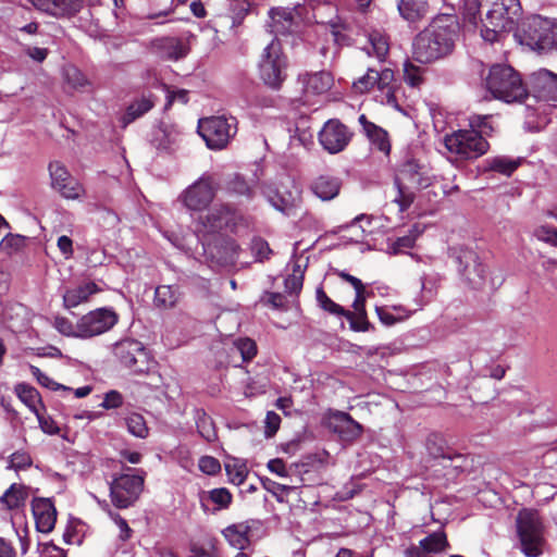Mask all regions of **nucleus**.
<instances>
[{"label":"nucleus","mask_w":557,"mask_h":557,"mask_svg":"<svg viewBox=\"0 0 557 557\" xmlns=\"http://www.w3.org/2000/svg\"><path fill=\"white\" fill-rule=\"evenodd\" d=\"M151 48L156 54L166 60H178L187 55V44L177 37H160L151 41Z\"/></svg>","instance_id":"nucleus-21"},{"label":"nucleus","mask_w":557,"mask_h":557,"mask_svg":"<svg viewBox=\"0 0 557 557\" xmlns=\"http://www.w3.org/2000/svg\"><path fill=\"white\" fill-rule=\"evenodd\" d=\"M225 470L230 476L231 482L236 485L243 484L248 473L247 468L244 465H225Z\"/></svg>","instance_id":"nucleus-61"},{"label":"nucleus","mask_w":557,"mask_h":557,"mask_svg":"<svg viewBox=\"0 0 557 557\" xmlns=\"http://www.w3.org/2000/svg\"><path fill=\"white\" fill-rule=\"evenodd\" d=\"M530 90L535 99L546 103L557 102V74L540 69L529 76Z\"/></svg>","instance_id":"nucleus-16"},{"label":"nucleus","mask_w":557,"mask_h":557,"mask_svg":"<svg viewBox=\"0 0 557 557\" xmlns=\"http://www.w3.org/2000/svg\"><path fill=\"white\" fill-rule=\"evenodd\" d=\"M198 133L213 150L225 148L237 133V121L233 116H210L199 120Z\"/></svg>","instance_id":"nucleus-7"},{"label":"nucleus","mask_w":557,"mask_h":557,"mask_svg":"<svg viewBox=\"0 0 557 557\" xmlns=\"http://www.w3.org/2000/svg\"><path fill=\"white\" fill-rule=\"evenodd\" d=\"M208 499L218 505L219 509H226L232 504L233 496L227 488L219 487L208 492Z\"/></svg>","instance_id":"nucleus-48"},{"label":"nucleus","mask_w":557,"mask_h":557,"mask_svg":"<svg viewBox=\"0 0 557 557\" xmlns=\"http://www.w3.org/2000/svg\"><path fill=\"white\" fill-rule=\"evenodd\" d=\"M287 59L278 39L274 38L263 49L259 61L260 78L265 85L278 88L286 77Z\"/></svg>","instance_id":"nucleus-8"},{"label":"nucleus","mask_w":557,"mask_h":557,"mask_svg":"<svg viewBox=\"0 0 557 557\" xmlns=\"http://www.w3.org/2000/svg\"><path fill=\"white\" fill-rule=\"evenodd\" d=\"M374 78L375 86L385 95L386 103H395L396 98L393 88L394 72L391 69H382L381 71L374 69Z\"/></svg>","instance_id":"nucleus-38"},{"label":"nucleus","mask_w":557,"mask_h":557,"mask_svg":"<svg viewBox=\"0 0 557 557\" xmlns=\"http://www.w3.org/2000/svg\"><path fill=\"white\" fill-rule=\"evenodd\" d=\"M459 264L460 274L471 284L474 288L483 285L485 280V267L479 261L478 255L471 249H461L456 257Z\"/></svg>","instance_id":"nucleus-17"},{"label":"nucleus","mask_w":557,"mask_h":557,"mask_svg":"<svg viewBox=\"0 0 557 557\" xmlns=\"http://www.w3.org/2000/svg\"><path fill=\"white\" fill-rule=\"evenodd\" d=\"M359 123L361 124L366 136L370 140L372 148L387 156L391 151V143L387 132L372 122H369L364 114L359 116Z\"/></svg>","instance_id":"nucleus-24"},{"label":"nucleus","mask_w":557,"mask_h":557,"mask_svg":"<svg viewBox=\"0 0 557 557\" xmlns=\"http://www.w3.org/2000/svg\"><path fill=\"white\" fill-rule=\"evenodd\" d=\"M521 159H511L505 156L488 158L484 161V171H493L510 176L520 165Z\"/></svg>","instance_id":"nucleus-32"},{"label":"nucleus","mask_w":557,"mask_h":557,"mask_svg":"<svg viewBox=\"0 0 557 557\" xmlns=\"http://www.w3.org/2000/svg\"><path fill=\"white\" fill-rule=\"evenodd\" d=\"M269 202L285 215H293L299 203L298 196L288 195L287 197L278 194H268Z\"/></svg>","instance_id":"nucleus-39"},{"label":"nucleus","mask_w":557,"mask_h":557,"mask_svg":"<svg viewBox=\"0 0 557 557\" xmlns=\"http://www.w3.org/2000/svg\"><path fill=\"white\" fill-rule=\"evenodd\" d=\"M29 496V488L20 483H13L0 496V506L5 510H18L23 508Z\"/></svg>","instance_id":"nucleus-26"},{"label":"nucleus","mask_w":557,"mask_h":557,"mask_svg":"<svg viewBox=\"0 0 557 557\" xmlns=\"http://www.w3.org/2000/svg\"><path fill=\"white\" fill-rule=\"evenodd\" d=\"M30 373L37 380V382L51 391H71V387H67L65 385H62L54 380H52L49 375L44 373L38 367L36 366H29Z\"/></svg>","instance_id":"nucleus-44"},{"label":"nucleus","mask_w":557,"mask_h":557,"mask_svg":"<svg viewBox=\"0 0 557 557\" xmlns=\"http://www.w3.org/2000/svg\"><path fill=\"white\" fill-rule=\"evenodd\" d=\"M304 270L300 264H295L293 273L285 278V289L289 294H298L302 288Z\"/></svg>","instance_id":"nucleus-45"},{"label":"nucleus","mask_w":557,"mask_h":557,"mask_svg":"<svg viewBox=\"0 0 557 557\" xmlns=\"http://www.w3.org/2000/svg\"><path fill=\"white\" fill-rule=\"evenodd\" d=\"M491 119L492 115H471L469 117L470 129H475L483 137L490 135L494 131Z\"/></svg>","instance_id":"nucleus-47"},{"label":"nucleus","mask_w":557,"mask_h":557,"mask_svg":"<svg viewBox=\"0 0 557 557\" xmlns=\"http://www.w3.org/2000/svg\"><path fill=\"white\" fill-rule=\"evenodd\" d=\"M375 86L374 69H368L367 73L354 82V89L358 92L369 91Z\"/></svg>","instance_id":"nucleus-58"},{"label":"nucleus","mask_w":557,"mask_h":557,"mask_svg":"<svg viewBox=\"0 0 557 557\" xmlns=\"http://www.w3.org/2000/svg\"><path fill=\"white\" fill-rule=\"evenodd\" d=\"M416 239H417V235L412 234V233L401 236V237H398L397 239H395L393 243H391L388 245V247H387L388 252L393 253V255L401 253L406 249L412 248L416 243Z\"/></svg>","instance_id":"nucleus-52"},{"label":"nucleus","mask_w":557,"mask_h":557,"mask_svg":"<svg viewBox=\"0 0 557 557\" xmlns=\"http://www.w3.org/2000/svg\"><path fill=\"white\" fill-rule=\"evenodd\" d=\"M32 458L25 451H15L11 455L8 469L25 470L32 466Z\"/></svg>","instance_id":"nucleus-57"},{"label":"nucleus","mask_w":557,"mask_h":557,"mask_svg":"<svg viewBox=\"0 0 557 557\" xmlns=\"http://www.w3.org/2000/svg\"><path fill=\"white\" fill-rule=\"evenodd\" d=\"M234 349L242 356L243 361H250L257 354L255 341L244 337L234 342Z\"/></svg>","instance_id":"nucleus-46"},{"label":"nucleus","mask_w":557,"mask_h":557,"mask_svg":"<svg viewBox=\"0 0 557 557\" xmlns=\"http://www.w3.org/2000/svg\"><path fill=\"white\" fill-rule=\"evenodd\" d=\"M453 10L462 11L463 20L476 25L480 17V33L483 40H503L516 29L521 16L519 0H444Z\"/></svg>","instance_id":"nucleus-2"},{"label":"nucleus","mask_w":557,"mask_h":557,"mask_svg":"<svg viewBox=\"0 0 557 557\" xmlns=\"http://www.w3.org/2000/svg\"><path fill=\"white\" fill-rule=\"evenodd\" d=\"M117 323V314L109 308H98L78 319V338H91L110 331Z\"/></svg>","instance_id":"nucleus-11"},{"label":"nucleus","mask_w":557,"mask_h":557,"mask_svg":"<svg viewBox=\"0 0 557 557\" xmlns=\"http://www.w3.org/2000/svg\"><path fill=\"white\" fill-rule=\"evenodd\" d=\"M424 447L428 456L433 460L451 462L460 461L459 463L453 466L454 474L465 469L467 457L449 447L443 434L438 432H432L428 434L424 442Z\"/></svg>","instance_id":"nucleus-14"},{"label":"nucleus","mask_w":557,"mask_h":557,"mask_svg":"<svg viewBox=\"0 0 557 557\" xmlns=\"http://www.w3.org/2000/svg\"><path fill=\"white\" fill-rule=\"evenodd\" d=\"M374 78L375 86L385 95L386 103H395L396 98L393 88L394 72L391 69H382L381 71L374 69Z\"/></svg>","instance_id":"nucleus-37"},{"label":"nucleus","mask_w":557,"mask_h":557,"mask_svg":"<svg viewBox=\"0 0 557 557\" xmlns=\"http://www.w3.org/2000/svg\"><path fill=\"white\" fill-rule=\"evenodd\" d=\"M350 323V327L357 332H367L371 329V324L367 319V312H350L346 310L344 315Z\"/></svg>","instance_id":"nucleus-49"},{"label":"nucleus","mask_w":557,"mask_h":557,"mask_svg":"<svg viewBox=\"0 0 557 557\" xmlns=\"http://www.w3.org/2000/svg\"><path fill=\"white\" fill-rule=\"evenodd\" d=\"M533 236L547 245L557 247V230L549 225H540L533 230Z\"/></svg>","instance_id":"nucleus-50"},{"label":"nucleus","mask_w":557,"mask_h":557,"mask_svg":"<svg viewBox=\"0 0 557 557\" xmlns=\"http://www.w3.org/2000/svg\"><path fill=\"white\" fill-rule=\"evenodd\" d=\"M51 180V187L63 198L76 200L85 195L84 186L74 178L64 164L59 161H52L48 166Z\"/></svg>","instance_id":"nucleus-13"},{"label":"nucleus","mask_w":557,"mask_h":557,"mask_svg":"<svg viewBox=\"0 0 557 557\" xmlns=\"http://www.w3.org/2000/svg\"><path fill=\"white\" fill-rule=\"evenodd\" d=\"M114 355L133 373H148L154 366L147 348L137 339L126 338L115 344Z\"/></svg>","instance_id":"nucleus-9"},{"label":"nucleus","mask_w":557,"mask_h":557,"mask_svg":"<svg viewBox=\"0 0 557 557\" xmlns=\"http://www.w3.org/2000/svg\"><path fill=\"white\" fill-rule=\"evenodd\" d=\"M369 46L364 48L369 55H374L380 62H383L389 51V42L386 34L379 28H373L367 33Z\"/></svg>","instance_id":"nucleus-28"},{"label":"nucleus","mask_w":557,"mask_h":557,"mask_svg":"<svg viewBox=\"0 0 557 557\" xmlns=\"http://www.w3.org/2000/svg\"><path fill=\"white\" fill-rule=\"evenodd\" d=\"M419 546L426 554H440L450 548V544L444 531H437L429 534L419 542Z\"/></svg>","instance_id":"nucleus-34"},{"label":"nucleus","mask_w":557,"mask_h":557,"mask_svg":"<svg viewBox=\"0 0 557 557\" xmlns=\"http://www.w3.org/2000/svg\"><path fill=\"white\" fill-rule=\"evenodd\" d=\"M15 391L20 400L29 408L30 412L37 418H41V409L44 406L38 391L27 384H18Z\"/></svg>","instance_id":"nucleus-31"},{"label":"nucleus","mask_w":557,"mask_h":557,"mask_svg":"<svg viewBox=\"0 0 557 557\" xmlns=\"http://www.w3.org/2000/svg\"><path fill=\"white\" fill-rule=\"evenodd\" d=\"M128 431L136 437L145 438L148 436L149 429L146 425V420H124Z\"/></svg>","instance_id":"nucleus-64"},{"label":"nucleus","mask_w":557,"mask_h":557,"mask_svg":"<svg viewBox=\"0 0 557 557\" xmlns=\"http://www.w3.org/2000/svg\"><path fill=\"white\" fill-rule=\"evenodd\" d=\"M523 32L525 34V44L535 46L539 49H548L557 46V23L534 15L528 18L523 24Z\"/></svg>","instance_id":"nucleus-10"},{"label":"nucleus","mask_w":557,"mask_h":557,"mask_svg":"<svg viewBox=\"0 0 557 557\" xmlns=\"http://www.w3.org/2000/svg\"><path fill=\"white\" fill-rule=\"evenodd\" d=\"M100 292H102V287L97 283L92 281H84L64 290L62 295L63 306L66 309L76 308L81 305L87 304L91 296Z\"/></svg>","instance_id":"nucleus-19"},{"label":"nucleus","mask_w":557,"mask_h":557,"mask_svg":"<svg viewBox=\"0 0 557 557\" xmlns=\"http://www.w3.org/2000/svg\"><path fill=\"white\" fill-rule=\"evenodd\" d=\"M62 77L65 84L74 90L85 91L90 86L86 75L72 64L65 65L62 69Z\"/></svg>","instance_id":"nucleus-36"},{"label":"nucleus","mask_w":557,"mask_h":557,"mask_svg":"<svg viewBox=\"0 0 557 557\" xmlns=\"http://www.w3.org/2000/svg\"><path fill=\"white\" fill-rule=\"evenodd\" d=\"M197 430L199 435L209 443L218 440L214 420H197Z\"/></svg>","instance_id":"nucleus-54"},{"label":"nucleus","mask_w":557,"mask_h":557,"mask_svg":"<svg viewBox=\"0 0 557 557\" xmlns=\"http://www.w3.org/2000/svg\"><path fill=\"white\" fill-rule=\"evenodd\" d=\"M444 145L449 158L455 161H468L485 154L490 148L487 140L475 129H458L445 135Z\"/></svg>","instance_id":"nucleus-6"},{"label":"nucleus","mask_w":557,"mask_h":557,"mask_svg":"<svg viewBox=\"0 0 557 557\" xmlns=\"http://www.w3.org/2000/svg\"><path fill=\"white\" fill-rule=\"evenodd\" d=\"M270 16L277 33L288 32L293 24L292 11L283 8L271 9Z\"/></svg>","instance_id":"nucleus-41"},{"label":"nucleus","mask_w":557,"mask_h":557,"mask_svg":"<svg viewBox=\"0 0 557 557\" xmlns=\"http://www.w3.org/2000/svg\"><path fill=\"white\" fill-rule=\"evenodd\" d=\"M395 184L397 186V196L395 197L394 202L398 205L399 211L403 212L412 203L413 195L400 186L398 178H396Z\"/></svg>","instance_id":"nucleus-62"},{"label":"nucleus","mask_w":557,"mask_h":557,"mask_svg":"<svg viewBox=\"0 0 557 557\" xmlns=\"http://www.w3.org/2000/svg\"><path fill=\"white\" fill-rule=\"evenodd\" d=\"M25 237L16 234H8L0 242V252L7 256H13L23 250Z\"/></svg>","instance_id":"nucleus-42"},{"label":"nucleus","mask_w":557,"mask_h":557,"mask_svg":"<svg viewBox=\"0 0 557 557\" xmlns=\"http://www.w3.org/2000/svg\"><path fill=\"white\" fill-rule=\"evenodd\" d=\"M315 297L318 305L324 310L327 311L331 314L343 317L344 313H346V310L339 306L338 304L334 302L323 290L322 287L317 288Z\"/></svg>","instance_id":"nucleus-43"},{"label":"nucleus","mask_w":557,"mask_h":557,"mask_svg":"<svg viewBox=\"0 0 557 557\" xmlns=\"http://www.w3.org/2000/svg\"><path fill=\"white\" fill-rule=\"evenodd\" d=\"M251 529L247 523H236L226 527L222 533L226 541L238 549H244L249 544Z\"/></svg>","instance_id":"nucleus-30"},{"label":"nucleus","mask_w":557,"mask_h":557,"mask_svg":"<svg viewBox=\"0 0 557 557\" xmlns=\"http://www.w3.org/2000/svg\"><path fill=\"white\" fill-rule=\"evenodd\" d=\"M459 23L453 14L435 17L413 42V57L420 63H430L448 55L458 38Z\"/></svg>","instance_id":"nucleus-3"},{"label":"nucleus","mask_w":557,"mask_h":557,"mask_svg":"<svg viewBox=\"0 0 557 557\" xmlns=\"http://www.w3.org/2000/svg\"><path fill=\"white\" fill-rule=\"evenodd\" d=\"M198 466H199V469L203 473L210 474V475L216 474L221 471L220 461L216 458L211 457V456H202L199 459Z\"/></svg>","instance_id":"nucleus-63"},{"label":"nucleus","mask_w":557,"mask_h":557,"mask_svg":"<svg viewBox=\"0 0 557 557\" xmlns=\"http://www.w3.org/2000/svg\"><path fill=\"white\" fill-rule=\"evenodd\" d=\"M517 534L521 550L527 557H539L543 553L544 524L535 509H521L516 518Z\"/></svg>","instance_id":"nucleus-5"},{"label":"nucleus","mask_w":557,"mask_h":557,"mask_svg":"<svg viewBox=\"0 0 557 557\" xmlns=\"http://www.w3.org/2000/svg\"><path fill=\"white\" fill-rule=\"evenodd\" d=\"M53 325L57 331L64 336L78 337V321L76 324H73L64 317H57Z\"/></svg>","instance_id":"nucleus-55"},{"label":"nucleus","mask_w":557,"mask_h":557,"mask_svg":"<svg viewBox=\"0 0 557 557\" xmlns=\"http://www.w3.org/2000/svg\"><path fill=\"white\" fill-rule=\"evenodd\" d=\"M42 432L49 435H59L69 441L70 430L65 425H59L55 420H37Z\"/></svg>","instance_id":"nucleus-51"},{"label":"nucleus","mask_w":557,"mask_h":557,"mask_svg":"<svg viewBox=\"0 0 557 557\" xmlns=\"http://www.w3.org/2000/svg\"><path fill=\"white\" fill-rule=\"evenodd\" d=\"M32 512L38 532L50 533L54 529L58 512L50 498H33Z\"/></svg>","instance_id":"nucleus-18"},{"label":"nucleus","mask_w":557,"mask_h":557,"mask_svg":"<svg viewBox=\"0 0 557 557\" xmlns=\"http://www.w3.org/2000/svg\"><path fill=\"white\" fill-rule=\"evenodd\" d=\"M484 84L495 99L507 103L520 102L528 96V89L519 73L507 64L492 65Z\"/></svg>","instance_id":"nucleus-4"},{"label":"nucleus","mask_w":557,"mask_h":557,"mask_svg":"<svg viewBox=\"0 0 557 557\" xmlns=\"http://www.w3.org/2000/svg\"><path fill=\"white\" fill-rule=\"evenodd\" d=\"M404 79L412 87L419 86L422 82V69L406 61L404 64Z\"/></svg>","instance_id":"nucleus-53"},{"label":"nucleus","mask_w":557,"mask_h":557,"mask_svg":"<svg viewBox=\"0 0 557 557\" xmlns=\"http://www.w3.org/2000/svg\"><path fill=\"white\" fill-rule=\"evenodd\" d=\"M34 7L54 17H71L84 7V0H32Z\"/></svg>","instance_id":"nucleus-20"},{"label":"nucleus","mask_w":557,"mask_h":557,"mask_svg":"<svg viewBox=\"0 0 557 557\" xmlns=\"http://www.w3.org/2000/svg\"><path fill=\"white\" fill-rule=\"evenodd\" d=\"M154 106V100L151 96H143L141 98L132 102L127 109L125 114L122 116V123L124 126L132 123L136 119L140 117Z\"/></svg>","instance_id":"nucleus-35"},{"label":"nucleus","mask_w":557,"mask_h":557,"mask_svg":"<svg viewBox=\"0 0 557 557\" xmlns=\"http://www.w3.org/2000/svg\"><path fill=\"white\" fill-rule=\"evenodd\" d=\"M178 288L172 285H160L154 290L153 304L157 308L168 310L176 306L180 299Z\"/></svg>","instance_id":"nucleus-33"},{"label":"nucleus","mask_w":557,"mask_h":557,"mask_svg":"<svg viewBox=\"0 0 557 557\" xmlns=\"http://www.w3.org/2000/svg\"><path fill=\"white\" fill-rule=\"evenodd\" d=\"M183 133L174 125L162 126L154 135L153 143L159 151L174 153L181 147Z\"/></svg>","instance_id":"nucleus-23"},{"label":"nucleus","mask_w":557,"mask_h":557,"mask_svg":"<svg viewBox=\"0 0 557 557\" xmlns=\"http://www.w3.org/2000/svg\"><path fill=\"white\" fill-rule=\"evenodd\" d=\"M144 479L139 475L122 474L110 484L112 504L117 508H127L139 497Z\"/></svg>","instance_id":"nucleus-12"},{"label":"nucleus","mask_w":557,"mask_h":557,"mask_svg":"<svg viewBox=\"0 0 557 557\" xmlns=\"http://www.w3.org/2000/svg\"><path fill=\"white\" fill-rule=\"evenodd\" d=\"M322 425L341 442L350 443L363 432L357 420H322Z\"/></svg>","instance_id":"nucleus-22"},{"label":"nucleus","mask_w":557,"mask_h":557,"mask_svg":"<svg viewBox=\"0 0 557 557\" xmlns=\"http://www.w3.org/2000/svg\"><path fill=\"white\" fill-rule=\"evenodd\" d=\"M305 92L312 95H321L331 89L333 77L326 71H320L312 74H306L301 77Z\"/></svg>","instance_id":"nucleus-27"},{"label":"nucleus","mask_w":557,"mask_h":557,"mask_svg":"<svg viewBox=\"0 0 557 557\" xmlns=\"http://www.w3.org/2000/svg\"><path fill=\"white\" fill-rule=\"evenodd\" d=\"M300 429L301 432H297L294 437L284 444V450L286 453H294L301 442L313 438V435L307 431L305 425H301Z\"/></svg>","instance_id":"nucleus-60"},{"label":"nucleus","mask_w":557,"mask_h":557,"mask_svg":"<svg viewBox=\"0 0 557 557\" xmlns=\"http://www.w3.org/2000/svg\"><path fill=\"white\" fill-rule=\"evenodd\" d=\"M320 23L329 26L333 40L337 46L348 45L346 32L349 29V25L341 16L336 15L329 21H321Z\"/></svg>","instance_id":"nucleus-40"},{"label":"nucleus","mask_w":557,"mask_h":557,"mask_svg":"<svg viewBox=\"0 0 557 557\" xmlns=\"http://www.w3.org/2000/svg\"><path fill=\"white\" fill-rule=\"evenodd\" d=\"M218 186L209 175H202L189 185L180 196L184 207L191 213H199L195 218V231L202 242L206 253L218 259L221 264L234 263L238 246L233 239H223L220 249L211 237L233 231L237 224L238 214L227 205L216 203L209 208L216 194Z\"/></svg>","instance_id":"nucleus-1"},{"label":"nucleus","mask_w":557,"mask_h":557,"mask_svg":"<svg viewBox=\"0 0 557 557\" xmlns=\"http://www.w3.org/2000/svg\"><path fill=\"white\" fill-rule=\"evenodd\" d=\"M375 312L380 322L385 326H393L396 323L401 322L400 317L395 315L388 306H376Z\"/></svg>","instance_id":"nucleus-59"},{"label":"nucleus","mask_w":557,"mask_h":557,"mask_svg":"<svg viewBox=\"0 0 557 557\" xmlns=\"http://www.w3.org/2000/svg\"><path fill=\"white\" fill-rule=\"evenodd\" d=\"M400 15L408 22H417L428 13L426 0H400L398 3Z\"/></svg>","instance_id":"nucleus-29"},{"label":"nucleus","mask_w":557,"mask_h":557,"mask_svg":"<svg viewBox=\"0 0 557 557\" xmlns=\"http://www.w3.org/2000/svg\"><path fill=\"white\" fill-rule=\"evenodd\" d=\"M342 187L338 177L332 175H320L311 183L312 193L323 201H329L337 197Z\"/></svg>","instance_id":"nucleus-25"},{"label":"nucleus","mask_w":557,"mask_h":557,"mask_svg":"<svg viewBox=\"0 0 557 557\" xmlns=\"http://www.w3.org/2000/svg\"><path fill=\"white\" fill-rule=\"evenodd\" d=\"M418 165L414 162H408L404 165L401 170V174L408 175L409 181L412 185H417L419 187H426L429 185V181L423 178L418 171Z\"/></svg>","instance_id":"nucleus-56"},{"label":"nucleus","mask_w":557,"mask_h":557,"mask_svg":"<svg viewBox=\"0 0 557 557\" xmlns=\"http://www.w3.org/2000/svg\"><path fill=\"white\" fill-rule=\"evenodd\" d=\"M351 139L349 129L338 120H329L319 132V141L330 153L343 151Z\"/></svg>","instance_id":"nucleus-15"}]
</instances>
